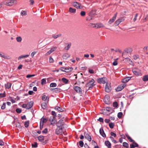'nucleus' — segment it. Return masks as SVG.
Masks as SVG:
<instances>
[{"label":"nucleus","mask_w":148,"mask_h":148,"mask_svg":"<svg viewBox=\"0 0 148 148\" xmlns=\"http://www.w3.org/2000/svg\"><path fill=\"white\" fill-rule=\"evenodd\" d=\"M116 14L114 15L112 17V18L110 19L108 21V23L109 24H111L112 23H113L115 20L116 19Z\"/></svg>","instance_id":"f8f14e48"},{"label":"nucleus","mask_w":148,"mask_h":148,"mask_svg":"<svg viewBox=\"0 0 148 148\" xmlns=\"http://www.w3.org/2000/svg\"><path fill=\"white\" fill-rule=\"evenodd\" d=\"M98 120L100 121V122H103V119L101 117H100L99 118Z\"/></svg>","instance_id":"680f3d73"},{"label":"nucleus","mask_w":148,"mask_h":148,"mask_svg":"<svg viewBox=\"0 0 148 148\" xmlns=\"http://www.w3.org/2000/svg\"><path fill=\"white\" fill-rule=\"evenodd\" d=\"M118 103L117 102H115L113 103V106L114 107H116L118 106Z\"/></svg>","instance_id":"8fccbe9b"},{"label":"nucleus","mask_w":148,"mask_h":148,"mask_svg":"<svg viewBox=\"0 0 148 148\" xmlns=\"http://www.w3.org/2000/svg\"><path fill=\"white\" fill-rule=\"evenodd\" d=\"M22 107L23 108H25L26 109H28V107L27 106V105L25 104H23Z\"/></svg>","instance_id":"3c124183"},{"label":"nucleus","mask_w":148,"mask_h":148,"mask_svg":"<svg viewBox=\"0 0 148 148\" xmlns=\"http://www.w3.org/2000/svg\"><path fill=\"white\" fill-rule=\"evenodd\" d=\"M70 56V55L69 53H65L63 55L62 57L64 59L66 60Z\"/></svg>","instance_id":"4468645a"},{"label":"nucleus","mask_w":148,"mask_h":148,"mask_svg":"<svg viewBox=\"0 0 148 148\" xmlns=\"http://www.w3.org/2000/svg\"><path fill=\"white\" fill-rule=\"evenodd\" d=\"M33 103L34 102L33 101H31L27 104L28 109L30 108L33 106Z\"/></svg>","instance_id":"dca6fc26"},{"label":"nucleus","mask_w":148,"mask_h":148,"mask_svg":"<svg viewBox=\"0 0 148 148\" xmlns=\"http://www.w3.org/2000/svg\"><path fill=\"white\" fill-rule=\"evenodd\" d=\"M111 136H113L114 137H116V134L113 132H111L110 133Z\"/></svg>","instance_id":"4d7b16f0"},{"label":"nucleus","mask_w":148,"mask_h":148,"mask_svg":"<svg viewBox=\"0 0 148 148\" xmlns=\"http://www.w3.org/2000/svg\"><path fill=\"white\" fill-rule=\"evenodd\" d=\"M109 126L110 128H112L114 127V124L113 123H110L109 124Z\"/></svg>","instance_id":"a18cd8bd"},{"label":"nucleus","mask_w":148,"mask_h":148,"mask_svg":"<svg viewBox=\"0 0 148 148\" xmlns=\"http://www.w3.org/2000/svg\"><path fill=\"white\" fill-rule=\"evenodd\" d=\"M16 40L18 42H21L22 40V38L20 36H18L16 38Z\"/></svg>","instance_id":"473e14b6"},{"label":"nucleus","mask_w":148,"mask_h":148,"mask_svg":"<svg viewBox=\"0 0 148 148\" xmlns=\"http://www.w3.org/2000/svg\"><path fill=\"white\" fill-rule=\"evenodd\" d=\"M138 58V56L137 55H134L133 56V58L134 60H136Z\"/></svg>","instance_id":"338daca9"},{"label":"nucleus","mask_w":148,"mask_h":148,"mask_svg":"<svg viewBox=\"0 0 148 148\" xmlns=\"http://www.w3.org/2000/svg\"><path fill=\"white\" fill-rule=\"evenodd\" d=\"M17 3V1L15 0H10L4 2V4L8 6H11Z\"/></svg>","instance_id":"7ed1b4c3"},{"label":"nucleus","mask_w":148,"mask_h":148,"mask_svg":"<svg viewBox=\"0 0 148 148\" xmlns=\"http://www.w3.org/2000/svg\"><path fill=\"white\" fill-rule=\"evenodd\" d=\"M47 120L46 119L44 118H42L40 121V124L41 125H42V126L43 125V123L45 122H46Z\"/></svg>","instance_id":"5701e85b"},{"label":"nucleus","mask_w":148,"mask_h":148,"mask_svg":"<svg viewBox=\"0 0 148 148\" xmlns=\"http://www.w3.org/2000/svg\"><path fill=\"white\" fill-rule=\"evenodd\" d=\"M84 137L85 138L88 140L89 141H91L92 139L91 138L89 135L87 134H84Z\"/></svg>","instance_id":"4be33fe9"},{"label":"nucleus","mask_w":148,"mask_h":148,"mask_svg":"<svg viewBox=\"0 0 148 148\" xmlns=\"http://www.w3.org/2000/svg\"><path fill=\"white\" fill-rule=\"evenodd\" d=\"M99 132L100 134L103 137H105L106 136V135L104 132L103 130L101 128L100 129Z\"/></svg>","instance_id":"412c9836"},{"label":"nucleus","mask_w":148,"mask_h":148,"mask_svg":"<svg viewBox=\"0 0 148 148\" xmlns=\"http://www.w3.org/2000/svg\"><path fill=\"white\" fill-rule=\"evenodd\" d=\"M117 62L115 61L113 63V64L114 66H116L117 64Z\"/></svg>","instance_id":"0e129e2a"},{"label":"nucleus","mask_w":148,"mask_h":148,"mask_svg":"<svg viewBox=\"0 0 148 148\" xmlns=\"http://www.w3.org/2000/svg\"><path fill=\"white\" fill-rule=\"evenodd\" d=\"M29 125V123L27 122H25V126L26 127H27Z\"/></svg>","instance_id":"774afa93"},{"label":"nucleus","mask_w":148,"mask_h":148,"mask_svg":"<svg viewBox=\"0 0 148 148\" xmlns=\"http://www.w3.org/2000/svg\"><path fill=\"white\" fill-rule=\"evenodd\" d=\"M72 5L77 9H82L84 6L77 2H73L71 3Z\"/></svg>","instance_id":"20e7f679"},{"label":"nucleus","mask_w":148,"mask_h":148,"mask_svg":"<svg viewBox=\"0 0 148 148\" xmlns=\"http://www.w3.org/2000/svg\"><path fill=\"white\" fill-rule=\"evenodd\" d=\"M16 112L18 113H20L21 112V110L20 109L18 108L16 110Z\"/></svg>","instance_id":"bf43d9fd"},{"label":"nucleus","mask_w":148,"mask_h":148,"mask_svg":"<svg viewBox=\"0 0 148 148\" xmlns=\"http://www.w3.org/2000/svg\"><path fill=\"white\" fill-rule=\"evenodd\" d=\"M57 86V84L56 83H51L50 84V87H56Z\"/></svg>","instance_id":"c9c22d12"},{"label":"nucleus","mask_w":148,"mask_h":148,"mask_svg":"<svg viewBox=\"0 0 148 148\" xmlns=\"http://www.w3.org/2000/svg\"><path fill=\"white\" fill-rule=\"evenodd\" d=\"M11 86V84L10 83H8L5 84V87L6 88H9Z\"/></svg>","instance_id":"2f4dec72"},{"label":"nucleus","mask_w":148,"mask_h":148,"mask_svg":"<svg viewBox=\"0 0 148 148\" xmlns=\"http://www.w3.org/2000/svg\"><path fill=\"white\" fill-rule=\"evenodd\" d=\"M72 69L73 68L71 67L68 68L67 69L66 68H64L63 67H61L60 68V70H61V71L66 72H69V71H67V70H69V71H71L72 70Z\"/></svg>","instance_id":"9b49d317"},{"label":"nucleus","mask_w":148,"mask_h":148,"mask_svg":"<svg viewBox=\"0 0 148 148\" xmlns=\"http://www.w3.org/2000/svg\"><path fill=\"white\" fill-rule=\"evenodd\" d=\"M123 146L124 147H128V145L127 144V143L126 142H124V143H123Z\"/></svg>","instance_id":"ea45409f"},{"label":"nucleus","mask_w":148,"mask_h":148,"mask_svg":"<svg viewBox=\"0 0 148 148\" xmlns=\"http://www.w3.org/2000/svg\"><path fill=\"white\" fill-rule=\"evenodd\" d=\"M95 82V81L93 79H92L91 80H90L86 84V87H88L87 89L86 88V89L88 90L92 88V87L95 85L94 84Z\"/></svg>","instance_id":"f03ea898"},{"label":"nucleus","mask_w":148,"mask_h":148,"mask_svg":"<svg viewBox=\"0 0 148 148\" xmlns=\"http://www.w3.org/2000/svg\"><path fill=\"white\" fill-rule=\"evenodd\" d=\"M73 88L77 92L80 93H82L81 89L80 87L77 86H75Z\"/></svg>","instance_id":"ddd939ff"},{"label":"nucleus","mask_w":148,"mask_h":148,"mask_svg":"<svg viewBox=\"0 0 148 148\" xmlns=\"http://www.w3.org/2000/svg\"><path fill=\"white\" fill-rule=\"evenodd\" d=\"M9 100L11 101L12 103H14L15 102V101L12 99L11 97H10Z\"/></svg>","instance_id":"e2e57ef3"},{"label":"nucleus","mask_w":148,"mask_h":148,"mask_svg":"<svg viewBox=\"0 0 148 148\" xmlns=\"http://www.w3.org/2000/svg\"><path fill=\"white\" fill-rule=\"evenodd\" d=\"M5 96V92H4L3 93H0V97H4Z\"/></svg>","instance_id":"09e8293b"},{"label":"nucleus","mask_w":148,"mask_h":148,"mask_svg":"<svg viewBox=\"0 0 148 148\" xmlns=\"http://www.w3.org/2000/svg\"><path fill=\"white\" fill-rule=\"evenodd\" d=\"M56 47H54L51 48L50 50L48 51L45 54V56H48L50 55L56 49Z\"/></svg>","instance_id":"423d86ee"},{"label":"nucleus","mask_w":148,"mask_h":148,"mask_svg":"<svg viewBox=\"0 0 148 148\" xmlns=\"http://www.w3.org/2000/svg\"><path fill=\"white\" fill-rule=\"evenodd\" d=\"M62 80L66 84H67L68 83V80L67 79H66L63 78L62 79Z\"/></svg>","instance_id":"f704fd0d"},{"label":"nucleus","mask_w":148,"mask_h":148,"mask_svg":"<svg viewBox=\"0 0 148 148\" xmlns=\"http://www.w3.org/2000/svg\"><path fill=\"white\" fill-rule=\"evenodd\" d=\"M29 2H30V4L31 5H33L34 3V1L33 0H30Z\"/></svg>","instance_id":"69168bd1"},{"label":"nucleus","mask_w":148,"mask_h":148,"mask_svg":"<svg viewBox=\"0 0 148 148\" xmlns=\"http://www.w3.org/2000/svg\"><path fill=\"white\" fill-rule=\"evenodd\" d=\"M61 121H62L60 120L56 124L58 127L56 129V133L57 134H62L63 132L62 126L64 125L61 123Z\"/></svg>","instance_id":"f257e3e1"},{"label":"nucleus","mask_w":148,"mask_h":148,"mask_svg":"<svg viewBox=\"0 0 148 148\" xmlns=\"http://www.w3.org/2000/svg\"><path fill=\"white\" fill-rule=\"evenodd\" d=\"M69 12L71 13H74L76 12V9L72 7H70L69 9Z\"/></svg>","instance_id":"a211bd4d"},{"label":"nucleus","mask_w":148,"mask_h":148,"mask_svg":"<svg viewBox=\"0 0 148 148\" xmlns=\"http://www.w3.org/2000/svg\"><path fill=\"white\" fill-rule=\"evenodd\" d=\"M48 103L46 102H44L42 103L41 106L43 109H45L47 107V104Z\"/></svg>","instance_id":"bb28decb"},{"label":"nucleus","mask_w":148,"mask_h":148,"mask_svg":"<svg viewBox=\"0 0 148 148\" xmlns=\"http://www.w3.org/2000/svg\"><path fill=\"white\" fill-rule=\"evenodd\" d=\"M131 79V77H128L122 80V82L123 83H126L127 82Z\"/></svg>","instance_id":"a878e982"},{"label":"nucleus","mask_w":148,"mask_h":148,"mask_svg":"<svg viewBox=\"0 0 148 148\" xmlns=\"http://www.w3.org/2000/svg\"><path fill=\"white\" fill-rule=\"evenodd\" d=\"M42 100L45 102L48 103L49 98L46 95H44L42 97Z\"/></svg>","instance_id":"aec40b11"},{"label":"nucleus","mask_w":148,"mask_h":148,"mask_svg":"<svg viewBox=\"0 0 148 148\" xmlns=\"http://www.w3.org/2000/svg\"><path fill=\"white\" fill-rule=\"evenodd\" d=\"M79 146L81 147H83V146L84 143H83V142L81 140V141H79Z\"/></svg>","instance_id":"a19ab883"},{"label":"nucleus","mask_w":148,"mask_h":148,"mask_svg":"<svg viewBox=\"0 0 148 148\" xmlns=\"http://www.w3.org/2000/svg\"><path fill=\"white\" fill-rule=\"evenodd\" d=\"M95 11L92 10L89 13V15H93L95 14Z\"/></svg>","instance_id":"49530a36"},{"label":"nucleus","mask_w":148,"mask_h":148,"mask_svg":"<svg viewBox=\"0 0 148 148\" xmlns=\"http://www.w3.org/2000/svg\"><path fill=\"white\" fill-rule=\"evenodd\" d=\"M143 80L144 81H146L148 80V75H146L144 76L143 78Z\"/></svg>","instance_id":"c756f323"},{"label":"nucleus","mask_w":148,"mask_h":148,"mask_svg":"<svg viewBox=\"0 0 148 148\" xmlns=\"http://www.w3.org/2000/svg\"><path fill=\"white\" fill-rule=\"evenodd\" d=\"M36 53V51H34L32 52L31 53V56L32 57H33L34 55Z\"/></svg>","instance_id":"6e6d98bb"},{"label":"nucleus","mask_w":148,"mask_h":148,"mask_svg":"<svg viewBox=\"0 0 148 148\" xmlns=\"http://www.w3.org/2000/svg\"><path fill=\"white\" fill-rule=\"evenodd\" d=\"M130 148H134V147H138V145L137 143H133L132 144L130 145Z\"/></svg>","instance_id":"393cba45"},{"label":"nucleus","mask_w":148,"mask_h":148,"mask_svg":"<svg viewBox=\"0 0 148 148\" xmlns=\"http://www.w3.org/2000/svg\"><path fill=\"white\" fill-rule=\"evenodd\" d=\"M59 36L58 35H52V37L53 38H57Z\"/></svg>","instance_id":"052dcab7"},{"label":"nucleus","mask_w":148,"mask_h":148,"mask_svg":"<svg viewBox=\"0 0 148 148\" xmlns=\"http://www.w3.org/2000/svg\"><path fill=\"white\" fill-rule=\"evenodd\" d=\"M126 136L127 138L130 140V141L131 142H133L134 141V140L132 139L128 135H127Z\"/></svg>","instance_id":"79ce46f5"},{"label":"nucleus","mask_w":148,"mask_h":148,"mask_svg":"<svg viewBox=\"0 0 148 148\" xmlns=\"http://www.w3.org/2000/svg\"><path fill=\"white\" fill-rule=\"evenodd\" d=\"M5 107H6V103H3L2 105L1 106V109H2V110L4 109L5 108Z\"/></svg>","instance_id":"58836bf2"},{"label":"nucleus","mask_w":148,"mask_h":148,"mask_svg":"<svg viewBox=\"0 0 148 148\" xmlns=\"http://www.w3.org/2000/svg\"><path fill=\"white\" fill-rule=\"evenodd\" d=\"M122 115H123V113L121 112H119L118 113V114H117V116L119 118H121Z\"/></svg>","instance_id":"4c0bfd02"},{"label":"nucleus","mask_w":148,"mask_h":148,"mask_svg":"<svg viewBox=\"0 0 148 148\" xmlns=\"http://www.w3.org/2000/svg\"><path fill=\"white\" fill-rule=\"evenodd\" d=\"M126 86L125 83H123L119 85L116 88V91H119L122 90L124 87Z\"/></svg>","instance_id":"0eeeda50"},{"label":"nucleus","mask_w":148,"mask_h":148,"mask_svg":"<svg viewBox=\"0 0 148 148\" xmlns=\"http://www.w3.org/2000/svg\"><path fill=\"white\" fill-rule=\"evenodd\" d=\"M124 21V19L123 18H119L118 20H117L115 22V25H119V24Z\"/></svg>","instance_id":"2eb2a0df"},{"label":"nucleus","mask_w":148,"mask_h":148,"mask_svg":"<svg viewBox=\"0 0 148 148\" xmlns=\"http://www.w3.org/2000/svg\"><path fill=\"white\" fill-rule=\"evenodd\" d=\"M71 43H66L65 45V47L64 48L66 50H68L71 47Z\"/></svg>","instance_id":"6ab92c4d"},{"label":"nucleus","mask_w":148,"mask_h":148,"mask_svg":"<svg viewBox=\"0 0 148 148\" xmlns=\"http://www.w3.org/2000/svg\"><path fill=\"white\" fill-rule=\"evenodd\" d=\"M47 132V128H45L44 130L42 131V133L43 134H46Z\"/></svg>","instance_id":"5fc2aeb1"},{"label":"nucleus","mask_w":148,"mask_h":148,"mask_svg":"<svg viewBox=\"0 0 148 148\" xmlns=\"http://www.w3.org/2000/svg\"><path fill=\"white\" fill-rule=\"evenodd\" d=\"M2 57L5 59H10L11 58V57L9 56L6 55H3L2 56Z\"/></svg>","instance_id":"c85d7f7f"},{"label":"nucleus","mask_w":148,"mask_h":148,"mask_svg":"<svg viewBox=\"0 0 148 148\" xmlns=\"http://www.w3.org/2000/svg\"><path fill=\"white\" fill-rule=\"evenodd\" d=\"M49 61L50 63H53L54 62V60L51 57L49 58Z\"/></svg>","instance_id":"c03bdc74"},{"label":"nucleus","mask_w":148,"mask_h":148,"mask_svg":"<svg viewBox=\"0 0 148 148\" xmlns=\"http://www.w3.org/2000/svg\"><path fill=\"white\" fill-rule=\"evenodd\" d=\"M105 90L107 92H109L110 91L111 87L110 84L108 83H106L105 87Z\"/></svg>","instance_id":"1a4fd4ad"},{"label":"nucleus","mask_w":148,"mask_h":148,"mask_svg":"<svg viewBox=\"0 0 148 148\" xmlns=\"http://www.w3.org/2000/svg\"><path fill=\"white\" fill-rule=\"evenodd\" d=\"M86 15V13L84 11H82L80 12V15L82 16H84Z\"/></svg>","instance_id":"37998d69"},{"label":"nucleus","mask_w":148,"mask_h":148,"mask_svg":"<svg viewBox=\"0 0 148 148\" xmlns=\"http://www.w3.org/2000/svg\"><path fill=\"white\" fill-rule=\"evenodd\" d=\"M98 27H103V25L102 24L99 23L98 25Z\"/></svg>","instance_id":"13d9d810"},{"label":"nucleus","mask_w":148,"mask_h":148,"mask_svg":"<svg viewBox=\"0 0 148 148\" xmlns=\"http://www.w3.org/2000/svg\"><path fill=\"white\" fill-rule=\"evenodd\" d=\"M106 79L105 78H101L98 79L97 81L100 84H104L106 82Z\"/></svg>","instance_id":"9d476101"},{"label":"nucleus","mask_w":148,"mask_h":148,"mask_svg":"<svg viewBox=\"0 0 148 148\" xmlns=\"http://www.w3.org/2000/svg\"><path fill=\"white\" fill-rule=\"evenodd\" d=\"M29 56V55H22L19 56L18 57V60H21L22 59L28 57Z\"/></svg>","instance_id":"f3484780"},{"label":"nucleus","mask_w":148,"mask_h":148,"mask_svg":"<svg viewBox=\"0 0 148 148\" xmlns=\"http://www.w3.org/2000/svg\"><path fill=\"white\" fill-rule=\"evenodd\" d=\"M35 75L33 74V75H27L26 77L27 78H30L32 77H34L35 76Z\"/></svg>","instance_id":"603ef678"},{"label":"nucleus","mask_w":148,"mask_h":148,"mask_svg":"<svg viewBox=\"0 0 148 148\" xmlns=\"http://www.w3.org/2000/svg\"><path fill=\"white\" fill-rule=\"evenodd\" d=\"M110 97L108 95H106L104 97V101L105 103L108 104L110 103Z\"/></svg>","instance_id":"6e6552de"},{"label":"nucleus","mask_w":148,"mask_h":148,"mask_svg":"<svg viewBox=\"0 0 148 148\" xmlns=\"http://www.w3.org/2000/svg\"><path fill=\"white\" fill-rule=\"evenodd\" d=\"M27 14V12L24 11V10H22L21 12V14L22 16H26Z\"/></svg>","instance_id":"7c9ffc66"},{"label":"nucleus","mask_w":148,"mask_h":148,"mask_svg":"<svg viewBox=\"0 0 148 148\" xmlns=\"http://www.w3.org/2000/svg\"><path fill=\"white\" fill-rule=\"evenodd\" d=\"M38 139L39 141H42L44 139V137L43 136H40L38 137Z\"/></svg>","instance_id":"72a5a7b5"},{"label":"nucleus","mask_w":148,"mask_h":148,"mask_svg":"<svg viewBox=\"0 0 148 148\" xmlns=\"http://www.w3.org/2000/svg\"><path fill=\"white\" fill-rule=\"evenodd\" d=\"M46 80L45 79H43L41 80V84L42 85L45 84Z\"/></svg>","instance_id":"e433bc0d"},{"label":"nucleus","mask_w":148,"mask_h":148,"mask_svg":"<svg viewBox=\"0 0 148 148\" xmlns=\"http://www.w3.org/2000/svg\"><path fill=\"white\" fill-rule=\"evenodd\" d=\"M133 73L136 75L139 76L141 74L140 71L138 69L134 68L132 69Z\"/></svg>","instance_id":"39448f33"},{"label":"nucleus","mask_w":148,"mask_h":148,"mask_svg":"<svg viewBox=\"0 0 148 148\" xmlns=\"http://www.w3.org/2000/svg\"><path fill=\"white\" fill-rule=\"evenodd\" d=\"M105 144L108 148H111V144L108 141H106L105 142Z\"/></svg>","instance_id":"b1692460"},{"label":"nucleus","mask_w":148,"mask_h":148,"mask_svg":"<svg viewBox=\"0 0 148 148\" xmlns=\"http://www.w3.org/2000/svg\"><path fill=\"white\" fill-rule=\"evenodd\" d=\"M89 72L91 73H95L93 70L90 69H89Z\"/></svg>","instance_id":"864d4df0"},{"label":"nucleus","mask_w":148,"mask_h":148,"mask_svg":"<svg viewBox=\"0 0 148 148\" xmlns=\"http://www.w3.org/2000/svg\"><path fill=\"white\" fill-rule=\"evenodd\" d=\"M32 146L33 147H36L37 146V143L36 142L34 143V144H32Z\"/></svg>","instance_id":"de8ad7c7"},{"label":"nucleus","mask_w":148,"mask_h":148,"mask_svg":"<svg viewBox=\"0 0 148 148\" xmlns=\"http://www.w3.org/2000/svg\"><path fill=\"white\" fill-rule=\"evenodd\" d=\"M55 110H57L58 111L62 112L64 111L63 109H62L61 108L58 106H56L55 108Z\"/></svg>","instance_id":"cd10ccee"}]
</instances>
